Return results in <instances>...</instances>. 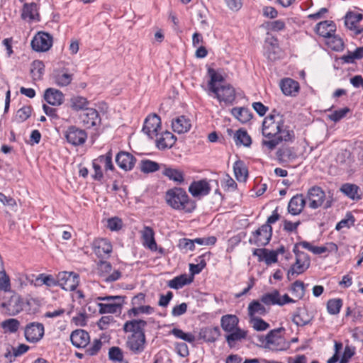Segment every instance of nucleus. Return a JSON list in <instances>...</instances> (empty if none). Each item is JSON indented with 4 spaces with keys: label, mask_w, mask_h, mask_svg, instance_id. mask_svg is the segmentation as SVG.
<instances>
[{
    "label": "nucleus",
    "mask_w": 363,
    "mask_h": 363,
    "mask_svg": "<svg viewBox=\"0 0 363 363\" xmlns=\"http://www.w3.org/2000/svg\"><path fill=\"white\" fill-rule=\"evenodd\" d=\"M262 135L268 140H263L262 145L272 151L282 141L294 139V133L285 125L284 116L276 110L268 115L262 123Z\"/></svg>",
    "instance_id": "f257e3e1"
},
{
    "label": "nucleus",
    "mask_w": 363,
    "mask_h": 363,
    "mask_svg": "<svg viewBox=\"0 0 363 363\" xmlns=\"http://www.w3.org/2000/svg\"><path fill=\"white\" fill-rule=\"evenodd\" d=\"M147 325V322L142 319L127 320L123 324V331L130 333L125 345L131 354L138 355L145 351L147 345L145 328Z\"/></svg>",
    "instance_id": "f03ea898"
},
{
    "label": "nucleus",
    "mask_w": 363,
    "mask_h": 363,
    "mask_svg": "<svg viewBox=\"0 0 363 363\" xmlns=\"http://www.w3.org/2000/svg\"><path fill=\"white\" fill-rule=\"evenodd\" d=\"M165 201L172 208L185 213H191L196 207V202L190 199L185 190L180 187L169 189L165 194Z\"/></svg>",
    "instance_id": "7ed1b4c3"
},
{
    "label": "nucleus",
    "mask_w": 363,
    "mask_h": 363,
    "mask_svg": "<svg viewBox=\"0 0 363 363\" xmlns=\"http://www.w3.org/2000/svg\"><path fill=\"white\" fill-rule=\"evenodd\" d=\"M211 91L216 94L220 102L223 101L227 105L233 104L235 99V90L230 84L224 83Z\"/></svg>",
    "instance_id": "20e7f679"
},
{
    "label": "nucleus",
    "mask_w": 363,
    "mask_h": 363,
    "mask_svg": "<svg viewBox=\"0 0 363 363\" xmlns=\"http://www.w3.org/2000/svg\"><path fill=\"white\" fill-rule=\"evenodd\" d=\"M23 305L24 302L21 297L13 293L8 301H2L0 303V307L8 315H15L23 310Z\"/></svg>",
    "instance_id": "39448f33"
},
{
    "label": "nucleus",
    "mask_w": 363,
    "mask_h": 363,
    "mask_svg": "<svg viewBox=\"0 0 363 363\" xmlns=\"http://www.w3.org/2000/svg\"><path fill=\"white\" fill-rule=\"evenodd\" d=\"M65 137L69 144L74 146H79L86 142L87 133L84 130L75 125H70L65 130Z\"/></svg>",
    "instance_id": "423d86ee"
},
{
    "label": "nucleus",
    "mask_w": 363,
    "mask_h": 363,
    "mask_svg": "<svg viewBox=\"0 0 363 363\" xmlns=\"http://www.w3.org/2000/svg\"><path fill=\"white\" fill-rule=\"evenodd\" d=\"M272 235V227H269L268 225H262L252 233V238L249 241L251 244L257 246H265L269 242Z\"/></svg>",
    "instance_id": "0eeeda50"
},
{
    "label": "nucleus",
    "mask_w": 363,
    "mask_h": 363,
    "mask_svg": "<svg viewBox=\"0 0 363 363\" xmlns=\"http://www.w3.org/2000/svg\"><path fill=\"white\" fill-rule=\"evenodd\" d=\"M58 286L65 291H74L79 282V277L74 272H61L58 273Z\"/></svg>",
    "instance_id": "6e6552de"
},
{
    "label": "nucleus",
    "mask_w": 363,
    "mask_h": 363,
    "mask_svg": "<svg viewBox=\"0 0 363 363\" xmlns=\"http://www.w3.org/2000/svg\"><path fill=\"white\" fill-rule=\"evenodd\" d=\"M31 47L36 52L48 51L52 45V37L48 33L39 32L31 40Z\"/></svg>",
    "instance_id": "1a4fd4ad"
},
{
    "label": "nucleus",
    "mask_w": 363,
    "mask_h": 363,
    "mask_svg": "<svg viewBox=\"0 0 363 363\" xmlns=\"http://www.w3.org/2000/svg\"><path fill=\"white\" fill-rule=\"evenodd\" d=\"M310 258L306 253L297 255L296 262L291 267L287 272V279L291 280V277L303 273L310 266Z\"/></svg>",
    "instance_id": "9d476101"
},
{
    "label": "nucleus",
    "mask_w": 363,
    "mask_h": 363,
    "mask_svg": "<svg viewBox=\"0 0 363 363\" xmlns=\"http://www.w3.org/2000/svg\"><path fill=\"white\" fill-rule=\"evenodd\" d=\"M79 120L86 128H91L101 124V117L99 112L93 108H86L79 115Z\"/></svg>",
    "instance_id": "9b49d317"
},
{
    "label": "nucleus",
    "mask_w": 363,
    "mask_h": 363,
    "mask_svg": "<svg viewBox=\"0 0 363 363\" xmlns=\"http://www.w3.org/2000/svg\"><path fill=\"white\" fill-rule=\"evenodd\" d=\"M23 278H25V280L23 281L25 284L30 283L34 284L35 286H40L43 284H45L48 286H58V276H57V278L55 279L52 275L40 274L37 277L31 274L30 276H23L22 279Z\"/></svg>",
    "instance_id": "f8f14e48"
},
{
    "label": "nucleus",
    "mask_w": 363,
    "mask_h": 363,
    "mask_svg": "<svg viewBox=\"0 0 363 363\" xmlns=\"http://www.w3.org/2000/svg\"><path fill=\"white\" fill-rule=\"evenodd\" d=\"M161 129V119L157 114L148 116L144 122L143 131L150 138L152 139L158 135Z\"/></svg>",
    "instance_id": "ddd939ff"
},
{
    "label": "nucleus",
    "mask_w": 363,
    "mask_h": 363,
    "mask_svg": "<svg viewBox=\"0 0 363 363\" xmlns=\"http://www.w3.org/2000/svg\"><path fill=\"white\" fill-rule=\"evenodd\" d=\"M325 199L324 191L318 186H313L308 190L307 199L308 206L312 209H316L323 204Z\"/></svg>",
    "instance_id": "4468645a"
},
{
    "label": "nucleus",
    "mask_w": 363,
    "mask_h": 363,
    "mask_svg": "<svg viewBox=\"0 0 363 363\" xmlns=\"http://www.w3.org/2000/svg\"><path fill=\"white\" fill-rule=\"evenodd\" d=\"M24 335L27 341L36 342L44 335V326L40 323H30L24 329Z\"/></svg>",
    "instance_id": "2eb2a0df"
},
{
    "label": "nucleus",
    "mask_w": 363,
    "mask_h": 363,
    "mask_svg": "<svg viewBox=\"0 0 363 363\" xmlns=\"http://www.w3.org/2000/svg\"><path fill=\"white\" fill-rule=\"evenodd\" d=\"M116 162L121 169L130 171L135 164L136 158L128 152L121 151L116 156Z\"/></svg>",
    "instance_id": "dca6fc26"
},
{
    "label": "nucleus",
    "mask_w": 363,
    "mask_h": 363,
    "mask_svg": "<svg viewBox=\"0 0 363 363\" xmlns=\"http://www.w3.org/2000/svg\"><path fill=\"white\" fill-rule=\"evenodd\" d=\"M121 299H113L106 303H98L99 311L100 314L115 313L121 310L124 303L125 296H120Z\"/></svg>",
    "instance_id": "f3484780"
},
{
    "label": "nucleus",
    "mask_w": 363,
    "mask_h": 363,
    "mask_svg": "<svg viewBox=\"0 0 363 363\" xmlns=\"http://www.w3.org/2000/svg\"><path fill=\"white\" fill-rule=\"evenodd\" d=\"M4 357L8 360L9 363H12L16 357L25 354L29 350V346L25 344H20L17 347H14L10 344L6 343L4 345Z\"/></svg>",
    "instance_id": "a211bd4d"
},
{
    "label": "nucleus",
    "mask_w": 363,
    "mask_h": 363,
    "mask_svg": "<svg viewBox=\"0 0 363 363\" xmlns=\"http://www.w3.org/2000/svg\"><path fill=\"white\" fill-rule=\"evenodd\" d=\"M70 340L74 347L84 348L90 342V336L86 330L77 329L72 332Z\"/></svg>",
    "instance_id": "6ab92c4d"
},
{
    "label": "nucleus",
    "mask_w": 363,
    "mask_h": 363,
    "mask_svg": "<svg viewBox=\"0 0 363 363\" xmlns=\"http://www.w3.org/2000/svg\"><path fill=\"white\" fill-rule=\"evenodd\" d=\"M189 191L194 197L203 196L210 193L211 186L206 179L194 181L189 186Z\"/></svg>",
    "instance_id": "aec40b11"
},
{
    "label": "nucleus",
    "mask_w": 363,
    "mask_h": 363,
    "mask_svg": "<svg viewBox=\"0 0 363 363\" xmlns=\"http://www.w3.org/2000/svg\"><path fill=\"white\" fill-rule=\"evenodd\" d=\"M52 79L56 85L63 87L71 84L73 79V74L69 73L66 68L55 69L52 74Z\"/></svg>",
    "instance_id": "412c9836"
},
{
    "label": "nucleus",
    "mask_w": 363,
    "mask_h": 363,
    "mask_svg": "<svg viewBox=\"0 0 363 363\" xmlns=\"http://www.w3.org/2000/svg\"><path fill=\"white\" fill-rule=\"evenodd\" d=\"M43 97L45 101L52 106H60L65 101L64 94L55 88L46 89Z\"/></svg>",
    "instance_id": "4be33fe9"
},
{
    "label": "nucleus",
    "mask_w": 363,
    "mask_h": 363,
    "mask_svg": "<svg viewBox=\"0 0 363 363\" xmlns=\"http://www.w3.org/2000/svg\"><path fill=\"white\" fill-rule=\"evenodd\" d=\"M21 17L23 20H28V21H40V16L38 13V6L37 4L24 3L21 9Z\"/></svg>",
    "instance_id": "5701e85b"
},
{
    "label": "nucleus",
    "mask_w": 363,
    "mask_h": 363,
    "mask_svg": "<svg viewBox=\"0 0 363 363\" xmlns=\"http://www.w3.org/2000/svg\"><path fill=\"white\" fill-rule=\"evenodd\" d=\"M362 18V14L349 11L345 17V25L348 29L353 30L355 35H359L363 32V28H358L357 24L361 21Z\"/></svg>",
    "instance_id": "b1692460"
},
{
    "label": "nucleus",
    "mask_w": 363,
    "mask_h": 363,
    "mask_svg": "<svg viewBox=\"0 0 363 363\" xmlns=\"http://www.w3.org/2000/svg\"><path fill=\"white\" fill-rule=\"evenodd\" d=\"M191 127V121L185 116H179L172 121V130L178 134L187 133Z\"/></svg>",
    "instance_id": "393cba45"
},
{
    "label": "nucleus",
    "mask_w": 363,
    "mask_h": 363,
    "mask_svg": "<svg viewBox=\"0 0 363 363\" xmlns=\"http://www.w3.org/2000/svg\"><path fill=\"white\" fill-rule=\"evenodd\" d=\"M306 204V199L303 194H296L289 202L288 211L294 216L298 215L303 211Z\"/></svg>",
    "instance_id": "a878e982"
},
{
    "label": "nucleus",
    "mask_w": 363,
    "mask_h": 363,
    "mask_svg": "<svg viewBox=\"0 0 363 363\" xmlns=\"http://www.w3.org/2000/svg\"><path fill=\"white\" fill-rule=\"evenodd\" d=\"M141 237L143 245L148 247L152 251L157 250V243L155 240V233L150 226H144L141 231Z\"/></svg>",
    "instance_id": "bb28decb"
},
{
    "label": "nucleus",
    "mask_w": 363,
    "mask_h": 363,
    "mask_svg": "<svg viewBox=\"0 0 363 363\" xmlns=\"http://www.w3.org/2000/svg\"><path fill=\"white\" fill-rule=\"evenodd\" d=\"M280 87L284 95L291 96H296L300 88L298 82L290 78L282 79Z\"/></svg>",
    "instance_id": "cd10ccee"
},
{
    "label": "nucleus",
    "mask_w": 363,
    "mask_h": 363,
    "mask_svg": "<svg viewBox=\"0 0 363 363\" xmlns=\"http://www.w3.org/2000/svg\"><path fill=\"white\" fill-rule=\"evenodd\" d=\"M176 140V136L169 131H165L156 140V146L160 150L171 148L175 144Z\"/></svg>",
    "instance_id": "c85d7f7f"
},
{
    "label": "nucleus",
    "mask_w": 363,
    "mask_h": 363,
    "mask_svg": "<svg viewBox=\"0 0 363 363\" xmlns=\"http://www.w3.org/2000/svg\"><path fill=\"white\" fill-rule=\"evenodd\" d=\"M336 30V26L333 21H324L318 23L315 28L317 34L326 38L331 34L335 33Z\"/></svg>",
    "instance_id": "c756f323"
},
{
    "label": "nucleus",
    "mask_w": 363,
    "mask_h": 363,
    "mask_svg": "<svg viewBox=\"0 0 363 363\" xmlns=\"http://www.w3.org/2000/svg\"><path fill=\"white\" fill-rule=\"evenodd\" d=\"M89 104V102L86 98L79 95L72 96L69 100V106L74 111H83L88 108Z\"/></svg>",
    "instance_id": "7c9ffc66"
},
{
    "label": "nucleus",
    "mask_w": 363,
    "mask_h": 363,
    "mask_svg": "<svg viewBox=\"0 0 363 363\" xmlns=\"http://www.w3.org/2000/svg\"><path fill=\"white\" fill-rule=\"evenodd\" d=\"M220 332L218 327H208L201 330L200 337L208 342H214L220 336Z\"/></svg>",
    "instance_id": "2f4dec72"
},
{
    "label": "nucleus",
    "mask_w": 363,
    "mask_h": 363,
    "mask_svg": "<svg viewBox=\"0 0 363 363\" xmlns=\"http://www.w3.org/2000/svg\"><path fill=\"white\" fill-rule=\"evenodd\" d=\"M239 319L235 315H225L221 317L220 325L225 332H233L238 324Z\"/></svg>",
    "instance_id": "473e14b6"
},
{
    "label": "nucleus",
    "mask_w": 363,
    "mask_h": 363,
    "mask_svg": "<svg viewBox=\"0 0 363 363\" xmlns=\"http://www.w3.org/2000/svg\"><path fill=\"white\" fill-rule=\"evenodd\" d=\"M312 320L313 317L305 309H298L292 318L293 323L297 326H304L310 324Z\"/></svg>",
    "instance_id": "72a5a7b5"
},
{
    "label": "nucleus",
    "mask_w": 363,
    "mask_h": 363,
    "mask_svg": "<svg viewBox=\"0 0 363 363\" xmlns=\"http://www.w3.org/2000/svg\"><path fill=\"white\" fill-rule=\"evenodd\" d=\"M235 178L239 182H245L248 176V170L242 160H237L233 165Z\"/></svg>",
    "instance_id": "f704fd0d"
},
{
    "label": "nucleus",
    "mask_w": 363,
    "mask_h": 363,
    "mask_svg": "<svg viewBox=\"0 0 363 363\" xmlns=\"http://www.w3.org/2000/svg\"><path fill=\"white\" fill-rule=\"evenodd\" d=\"M248 315L250 318L255 317L256 314L264 315L268 313V310L264 307L261 301L253 300L250 303L248 308Z\"/></svg>",
    "instance_id": "c9c22d12"
},
{
    "label": "nucleus",
    "mask_w": 363,
    "mask_h": 363,
    "mask_svg": "<svg viewBox=\"0 0 363 363\" xmlns=\"http://www.w3.org/2000/svg\"><path fill=\"white\" fill-rule=\"evenodd\" d=\"M193 281L192 277H188L186 274H181L169 281L167 286L174 289H179Z\"/></svg>",
    "instance_id": "e433bc0d"
},
{
    "label": "nucleus",
    "mask_w": 363,
    "mask_h": 363,
    "mask_svg": "<svg viewBox=\"0 0 363 363\" xmlns=\"http://www.w3.org/2000/svg\"><path fill=\"white\" fill-rule=\"evenodd\" d=\"M162 174L165 177H168L169 179L172 180L179 184H182L184 182V173L178 169L165 167Z\"/></svg>",
    "instance_id": "4c0bfd02"
},
{
    "label": "nucleus",
    "mask_w": 363,
    "mask_h": 363,
    "mask_svg": "<svg viewBox=\"0 0 363 363\" xmlns=\"http://www.w3.org/2000/svg\"><path fill=\"white\" fill-rule=\"evenodd\" d=\"M231 113L241 123H245L249 121L252 118L250 111L244 107H235L232 108Z\"/></svg>",
    "instance_id": "58836bf2"
},
{
    "label": "nucleus",
    "mask_w": 363,
    "mask_h": 363,
    "mask_svg": "<svg viewBox=\"0 0 363 363\" xmlns=\"http://www.w3.org/2000/svg\"><path fill=\"white\" fill-rule=\"evenodd\" d=\"M112 251V245L106 239H100L95 242V252L98 256L108 255Z\"/></svg>",
    "instance_id": "ea45409f"
},
{
    "label": "nucleus",
    "mask_w": 363,
    "mask_h": 363,
    "mask_svg": "<svg viewBox=\"0 0 363 363\" xmlns=\"http://www.w3.org/2000/svg\"><path fill=\"white\" fill-rule=\"evenodd\" d=\"M327 45L334 51H342L344 48V43L342 39L335 33L331 34L326 38Z\"/></svg>",
    "instance_id": "a19ab883"
},
{
    "label": "nucleus",
    "mask_w": 363,
    "mask_h": 363,
    "mask_svg": "<svg viewBox=\"0 0 363 363\" xmlns=\"http://www.w3.org/2000/svg\"><path fill=\"white\" fill-rule=\"evenodd\" d=\"M208 74L210 77V80L208 83L210 91L218 86H216L218 82H223L225 81L223 76L211 67L208 68Z\"/></svg>",
    "instance_id": "79ce46f5"
},
{
    "label": "nucleus",
    "mask_w": 363,
    "mask_h": 363,
    "mask_svg": "<svg viewBox=\"0 0 363 363\" xmlns=\"http://www.w3.org/2000/svg\"><path fill=\"white\" fill-rule=\"evenodd\" d=\"M235 142L237 145H242L245 147L250 146L252 140L247 132L243 129H239L236 131L234 136Z\"/></svg>",
    "instance_id": "37998d69"
},
{
    "label": "nucleus",
    "mask_w": 363,
    "mask_h": 363,
    "mask_svg": "<svg viewBox=\"0 0 363 363\" xmlns=\"http://www.w3.org/2000/svg\"><path fill=\"white\" fill-rule=\"evenodd\" d=\"M260 301L266 306L278 305L279 303V291L274 290L271 293L263 294L260 298Z\"/></svg>",
    "instance_id": "c03bdc74"
},
{
    "label": "nucleus",
    "mask_w": 363,
    "mask_h": 363,
    "mask_svg": "<svg viewBox=\"0 0 363 363\" xmlns=\"http://www.w3.org/2000/svg\"><path fill=\"white\" fill-rule=\"evenodd\" d=\"M230 333L229 335H226L225 338L230 347L233 346V342L245 338L247 335L246 332L239 328H235L233 332Z\"/></svg>",
    "instance_id": "a18cd8bd"
},
{
    "label": "nucleus",
    "mask_w": 363,
    "mask_h": 363,
    "mask_svg": "<svg viewBox=\"0 0 363 363\" xmlns=\"http://www.w3.org/2000/svg\"><path fill=\"white\" fill-rule=\"evenodd\" d=\"M160 168L159 163L150 160H143L140 162V170L145 174L152 173L158 171Z\"/></svg>",
    "instance_id": "49530a36"
},
{
    "label": "nucleus",
    "mask_w": 363,
    "mask_h": 363,
    "mask_svg": "<svg viewBox=\"0 0 363 363\" xmlns=\"http://www.w3.org/2000/svg\"><path fill=\"white\" fill-rule=\"evenodd\" d=\"M45 65L40 60H34L31 64L30 73L34 79H40L43 75Z\"/></svg>",
    "instance_id": "de8ad7c7"
},
{
    "label": "nucleus",
    "mask_w": 363,
    "mask_h": 363,
    "mask_svg": "<svg viewBox=\"0 0 363 363\" xmlns=\"http://www.w3.org/2000/svg\"><path fill=\"white\" fill-rule=\"evenodd\" d=\"M335 160L339 165L347 167L351 162L350 151L346 149L340 150L336 156Z\"/></svg>",
    "instance_id": "09e8293b"
},
{
    "label": "nucleus",
    "mask_w": 363,
    "mask_h": 363,
    "mask_svg": "<svg viewBox=\"0 0 363 363\" xmlns=\"http://www.w3.org/2000/svg\"><path fill=\"white\" fill-rule=\"evenodd\" d=\"M341 191L352 199H359L358 194L359 187L355 184H345L340 188Z\"/></svg>",
    "instance_id": "8fccbe9b"
},
{
    "label": "nucleus",
    "mask_w": 363,
    "mask_h": 363,
    "mask_svg": "<svg viewBox=\"0 0 363 363\" xmlns=\"http://www.w3.org/2000/svg\"><path fill=\"white\" fill-rule=\"evenodd\" d=\"M342 306V300L340 298L330 299L327 302L328 312L331 315H337L340 313Z\"/></svg>",
    "instance_id": "3c124183"
},
{
    "label": "nucleus",
    "mask_w": 363,
    "mask_h": 363,
    "mask_svg": "<svg viewBox=\"0 0 363 363\" xmlns=\"http://www.w3.org/2000/svg\"><path fill=\"white\" fill-rule=\"evenodd\" d=\"M154 312V308L150 306H133L128 312L130 316H138L140 313L151 314Z\"/></svg>",
    "instance_id": "603ef678"
},
{
    "label": "nucleus",
    "mask_w": 363,
    "mask_h": 363,
    "mask_svg": "<svg viewBox=\"0 0 363 363\" xmlns=\"http://www.w3.org/2000/svg\"><path fill=\"white\" fill-rule=\"evenodd\" d=\"M112 151L110 150L106 155H100L96 160L101 164H104L106 170H113L114 166L112 162Z\"/></svg>",
    "instance_id": "864d4df0"
},
{
    "label": "nucleus",
    "mask_w": 363,
    "mask_h": 363,
    "mask_svg": "<svg viewBox=\"0 0 363 363\" xmlns=\"http://www.w3.org/2000/svg\"><path fill=\"white\" fill-rule=\"evenodd\" d=\"M170 333L174 335L176 337L190 343H192L195 341V336L192 333H184L182 330L179 328H173Z\"/></svg>",
    "instance_id": "5fc2aeb1"
},
{
    "label": "nucleus",
    "mask_w": 363,
    "mask_h": 363,
    "mask_svg": "<svg viewBox=\"0 0 363 363\" xmlns=\"http://www.w3.org/2000/svg\"><path fill=\"white\" fill-rule=\"evenodd\" d=\"M291 290L296 298L301 299L305 294L304 283L302 281H296L293 283Z\"/></svg>",
    "instance_id": "6e6d98bb"
},
{
    "label": "nucleus",
    "mask_w": 363,
    "mask_h": 363,
    "mask_svg": "<svg viewBox=\"0 0 363 363\" xmlns=\"http://www.w3.org/2000/svg\"><path fill=\"white\" fill-rule=\"evenodd\" d=\"M20 325V323L18 320L14 318H9L1 323V327L5 331L9 333H16Z\"/></svg>",
    "instance_id": "4d7b16f0"
},
{
    "label": "nucleus",
    "mask_w": 363,
    "mask_h": 363,
    "mask_svg": "<svg viewBox=\"0 0 363 363\" xmlns=\"http://www.w3.org/2000/svg\"><path fill=\"white\" fill-rule=\"evenodd\" d=\"M177 247L183 252H187L188 251H194L195 250V245L193 240L188 238H181L178 241Z\"/></svg>",
    "instance_id": "13d9d810"
},
{
    "label": "nucleus",
    "mask_w": 363,
    "mask_h": 363,
    "mask_svg": "<svg viewBox=\"0 0 363 363\" xmlns=\"http://www.w3.org/2000/svg\"><path fill=\"white\" fill-rule=\"evenodd\" d=\"M250 322L252 324V328L257 331H264L269 328V324L265 322L261 318H250Z\"/></svg>",
    "instance_id": "bf43d9fd"
},
{
    "label": "nucleus",
    "mask_w": 363,
    "mask_h": 363,
    "mask_svg": "<svg viewBox=\"0 0 363 363\" xmlns=\"http://www.w3.org/2000/svg\"><path fill=\"white\" fill-rule=\"evenodd\" d=\"M97 270L99 277L104 279L108 274L111 272L112 265L108 262L100 261L98 263Z\"/></svg>",
    "instance_id": "052dcab7"
},
{
    "label": "nucleus",
    "mask_w": 363,
    "mask_h": 363,
    "mask_svg": "<svg viewBox=\"0 0 363 363\" xmlns=\"http://www.w3.org/2000/svg\"><path fill=\"white\" fill-rule=\"evenodd\" d=\"M31 106H26L20 108L16 115V120L18 123H21L27 120L31 115Z\"/></svg>",
    "instance_id": "680f3d73"
},
{
    "label": "nucleus",
    "mask_w": 363,
    "mask_h": 363,
    "mask_svg": "<svg viewBox=\"0 0 363 363\" xmlns=\"http://www.w3.org/2000/svg\"><path fill=\"white\" fill-rule=\"evenodd\" d=\"M0 291L4 292L11 291L10 279L5 270L0 271Z\"/></svg>",
    "instance_id": "e2e57ef3"
},
{
    "label": "nucleus",
    "mask_w": 363,
    "mask_h": 363,
    "mask_svg": "<svg viewBox=\"0 0 363 363\" xmlns=\"http://www.w3.org/2000/svg\"><path fill=\"white\" fill-rule=\"evenodd\" d=\"M108 358L113 362H117L124 358V354L122 349L119 347H112L108 350Z\"/></svg>",
    "instance_id": "0e129e2a"
},
{
    "label": "nucleus",
    "mask_w": 363,
    "mask_h": 363,
    "mask_svg": "<svg viewBox=\"0 0 363 363\" xmlns=\"http://www.w3.org/2000/svg\"><path fill=\"white\" fill-rule=\"evenodd\" d=\"M102 346V342L99 339H94L91 345L85 350V354L87 356H94L98 354Z\"/></svg>",
    "instance_id": "69168bd1"
},
{
    "label": "nucleus",
    "mask_w": 363,
    "mask_h": 363,
    "mask_svg": "<svg viewBox=\"0 0 363 363\" xmlns=\"http://www.w3.org/2000/svg\"><path fill=\"white\" fill-rule=\"evenodd\" d=\"M283 330H284V328H279L269 331V333L265 336L266 343L269 345L274 344L279 338V333Z\"/></svg>",
    "instance_id": "338daca9"
},
{
    "label": "nucleus",
    "mask_w": 363,
    "mask_h": 363,
    "mask_svg": "<svg viewBox=\"0 0 363 363\" xmlns=\"http://www.w3.org/2000/svg\"><path fill=\"white\" fill-rule=\"evenodd\" d=\"M354 218L352 213H347L345 218L341 220L339 223H337L335 229L337 230H340V229L345 227L349 228L350 225H354Z\"/></svg>",
    "instance_id": "774afa93"
}]
</instances>
